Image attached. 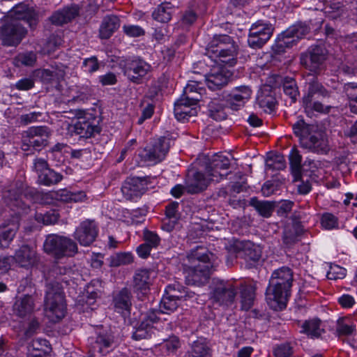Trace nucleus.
Masks as SVG:
<instances>
[{
	"mask_svg": "<svg viewBox=\"0 0 357 357\" xmlns=\"http://www.w3.org/2000/svg\"><path fill=\"white\" fill-rule=\"evenodd\" d=\"M284 93L289 96L293 102H296L299 96V91L296 80L289 77H285L282 80Z\"/></svg>",
	"mask_w": 357,
	"mask_h": 357,
	"instance_id": "obj_44",
	"label": "nucleus"
},
{
	"mask_svg": "<svg viewBox=\"0 0 357 357\" xmlns=\"http://www.w3.org/2000/svg\"><path fill=\"white\" fill-rule=\"evenodd\" d=\"M167 295H169L170 298L180 301L182 299L187 300L188 298H192L195 296V294L192 291H189L187 288L183 287L178 283L169 284L166 290Z\"/></svg>",
	"mask_w": 357,
	"mask_h": 357,
	"instance_id": "obj_35",
	"label": "nucleus"
},
{
	"mask_svg": "<svg viewBox=\"0 0 357 357\" xmlns=\"http://www.w3.org/2000/svg\"><path fill=\"white\" fill-rule=\"evenodd\" d=\"M120 26V20L116 15H107L102 20L99 29L102 39H108Z\"/></svg>",
	"mask_w": 357,
	"mask_h": 357,
	"instance_id": "obj_31",
	"label": "nucleus"
},
{
	"mask_svg": "<svg viewBox=\"0 0 357 357\" xmlns=\"http://www.w3.org/2000/svg\"><path fill=\"white\" fill-rule=\"evenodd\" d=\"M346 94L349 100V108L352 113L357 114V84L348 83L345 85Z\"/></svg>",
	"mask_w": 357,
	"mask_h": 357,
	"instance_id": "obj_47",
	"label": "nucleus"
},
{
	"mask_svg": "<svg viewBox=\"0 0 357 357\" xmlns=\"http://www.w3.org/2000/svg\"><path fill=\"white\" fill-rule=\"evenodd\" d=\"M15 60L18 64L25 66H33L37 60L36 53L33 51L20 53Z\"/></svg>",
	"mask_w": 357,
	"mask_h": 357,
	"instance_id": "obj_50",
	"label": "nucleus"
},
{
	"mask_svg": "<svg viewBox=\"0 0 357 357\" xmlns=\"http://www.w3.org/2000/svg\"><path fill=\"white\" fill-rule=\"evenodd\" d=\"M203 180H187L185 183L186 192L188 194H196L204 190L207 184Z\"/></svg>",
	"mask_w": 357,
	"mask_h": 357,
	"instance_id": "obj_52",
	"label": "nucleus"
},
{
	"mask_svg": "<svg viewBox=\"0 0 357 357\" xmlns=\"http://www.w3.org/2000/svg\"><path fill=\"white\" fill-rule=\"evenodd\" d=\"M39 301L40 296L36 291L17 296L12 307L13 314L24 320L31 319L40 309Z\"/></svg>",
	"mask_w": 357,
	"mask_h": 357,
	"instance_id": "obj_11",
	"label": "nucleus"
},
{
	"mask_svg": "<svg viewBox=\"0 0 357 357\" xmlns=\"http://www.w3.org/2000/svg\"><path fill=\"white\" fill-rule=\"evenodd\" d=\"M327 58V50L324 45H312L305 53L301 54L300 62L302 66L316 73L324 65Z\"/></svg>",
	"mask_w": 357,
	"mask_h": 357,
	"instance_id": "obj_15",
	"label": "nucleus"
},
{
	"mask_svg": "<svg viewBox=\"0 0 357 357\" xmlns=\"http://www.w3.org/2000/svg\"><path fill=\"white\" fill-rule=\"evenodd\" d=\"M108 260L110 266L118 267L131 264L133 256L130 252H119L111 255Z\"/></svg>",
	"mask_w": 357,
	"mask_h": 357,
	"instance_id": "obj_45",
	"label": "nucleus"
},
{
	"mask_svg": "<svg viewBox=\"0 0 357 357\" xmlns=\"http://www.w3.org/2000/svg\"><path fill=\"white\" fill-rule=\"evenodd\" d=\"M273 31L274 26L269 22L257 20L249 29L248 45L252 49L261 48L270 40Z\"/></svg>",
	"mask_w": 357,
	"mask_h": 357,
	"instance_id": "obj_13",
	"label": "nucleus"
},
{
	"mask_svg": "<svg viewBox=\"0 0 357 357\" xmlns=\"http://www.w3.org/2000/svg\"><path fill=\"white\" fill-rule=\"evenodd\" d=\"M301 332L311 338H318L324 332V330L321 328V321L318 319H313L305 321L302 324Z\"/></svg>",
	"mask_w": 357,
	"mask_h": 357,
	"instance_id": "obj_37",
	"label": "nucleus"
},
{
	"mask_svg": "<svg viewBox=\"0 0 357 357\" xmlns=\"http://www.w3.org/2000/svg\"><path fill=\"white\" fill-rule=\"evenodd\" d=\"M328 91L315 77H310L305 82V93L303 97V104H310L316 98L326 99L331 96Z\"/></svg>",
	"mask_w": 357,
	"mask_h": 357,
	"instance_id": "obj_21",
	"label": "nucleus"
},
{
	"mask_svg": "<svg viewBox=\"0 0 357 357\" xmlns=\"http://www.w3.org/2000/svg\"><path fill=\"white\" fill-rule=\"evenodd\" d=\"M79 13V7L76 5H71L54 12L49 20L54 25L62 26L75 19L78 16Z\"/></svg>",
	"mask_w": 357,
	"mask_h": 357,
	"instance_id": "obj_24",
	"label": "nucleus"
},
{
	"mask_svg": "<svg viewBox=\"0 0 357 357\" xmlns=\"http://www.w3.org/2000/svg\"><path fill=\"white\" fill-rule=\"evenodd\" d=\"M196 105H191L190 102L180 98L174 103V115L178 121L188 120L197 114Z\"/></svg>",
	"mask_w": 357,
	"mask_h": 357,
	"instance_id": "obj_28",
	"label": "nucleus"
},
{
	"mask_svg": "<svg viewBox=\"0 0 357 357\" xmlns=\"http://www.w3.org/2000/svg\"><path fill=\"white\" fill-rule=\"evenodd\" d=\"M294 133L299 137L301 146L310 151L325 154L329 151L327 139L313 125L307 124L303 119L292 126Z\"/></svg>",
	"mask_w": 357,
	"mask_h": 357,
	"instance_id": "obj_6",
	"label": "nucleus"
},
{
	"mask_svg": "<svg viewBox=\"0 0 357 357\" xmlns=\"http://www.w3.org/2000/svg\"><path fill=\"white\" fill-rule=\"evenodd\" d=\"M114 344V339L110 333H99L97 337L89 340V352L91 356L100 354L106 355L112 349Z\"/></svg>",
	"mask_w": 357,
	"mask_h": 357,
	"instance_id": "obj_23",
	"label": "nucleus"
},
{
	"mask_svg": "<svg viewBox=\"0 0 357 357\" xmlns=\"http://www.w3.org/2000/svg\"><path fill=\"white\" fill-rule=\"evenodd\" d=\"M214 257L213 254L203 248L192 251L190 258L193 265L186 269V283L196 286L206 284L214 267Z\"/></svg>",
	"mask_w": 357,
	"mask_h": 357,
	"instance_id": "obj_3",
	"label": "nucleus"
},
{
	"mask_svg": "<svg viewBox=\"0 0 357 357\" xmlns=\"http://www.w3.org/2000/svg\"><path fill=\"white\" fill-rule=\"evenodd\" d=\"M58 196H59V199L61 201L66 202H82L86 200V195L84 191L73 192L67 191L66 190H62L60 191Z\"/></svg>",
	"mask_w": 357,
	"mask_h": 357,
	"instance_id": "obj_46",
	"label": "nucleus"
},
{
	"mask_svg": "<svg viewBox=\"0 0 357 357\" xmlns=\"http://www.w3.org/2000/svg\"><path fill=\"white\" fill-rule=\"evenodd\" d=\"M227 105L224 94H218V98H213L208 104V116L215 121L226 119L227 115L225 109Z\"/></svg>",
	"mask_w": 357,
	"mask_h": 357,
	"instance_id": "obj_27",
	"label": "nucleus"
},
{
	"mask_svg": "<svg viewBox=\"0 0 357 357\" xmlns=\"http://www.w3.org/2000/svg\"><path fill=\"white\" fill-rule=\"evenodd\" d=\"M6 18L15 20L20 23L26 22L31 29H35L38 23V13L28 4L22 2L15 6Z\"/></svg>",
	"mask_w": 357,
	"mask_h": 357,
	"instance_id": "obj_17",
	"label": "nucleus"
},
{
	"mask_svg": "<svg viewBox=\"0 0 357 357\" xmlns=\"http://www.w3.org/2000/svg\"><path fill=\"white\" fill-rule=\"evenodd\" d=\"M27 29L15 20H5L0 25V44L5 47H16L26 38Z\"/></svg>",
	"mask_w": 357,
	"mask_h": 357,
	"instance_id": "obj_10",
	"label": "nucleus"
},
{
	"mask_svg": "<svg viewBox=\"0 0 357 357\" xmlns=\"http://www.w3.org/2000/svg\"><path fill=\"white\" fill-rule=\"evenodd\" d=\"M321 225L326 229H332L337 226V219L333 214H324L321 218Z\"/></svg>",
	"mask_w": 357,
	"mask_h": 357,
	"instance_id": "obj_62",
	"label": "nucleus"
},
{
	"mask_svg": "<svg viewBox=\"0 0 357 357\" xmlns=\"http://www.w3.org/2000/svg\"><path fill=\"white\" fill-rule=\"evenodd\" d=\"M20 267L30 269L36 266L40 261V257L35 246L22 245L15 252L13 261Z\"/></svg>",
	"mask_w": 357,
	"mask_h": 357,
	"instance_id": "obj_19",
	"label": "nucleus"
},
{
	"mask_svg": "<svg viewBox=\"0 0 357 357\" xmlns=\"http://www.w3.org/2000/svg\"><path fill=\"white\" fill-rule=\"evenodd\" d=\"M279 190V183L275 180H267L261 187V193L264 197L275 194Z\"/></svg>",
	"mask_w": 357,
	"mask_h": 357,
	"instance_id": "obj_58",
	"label": "nucleus"
},
{
	"mask_svg": "<svg viewBox=\"0 0 357 357\" xmlns=\"http://www.w3.org/2000/svg\"><path fill=\"white\" fill-rule=\"evenodd\" d=\"M33 168L38 174V178H62L61 175L49 168L47 161L44 159H36Z\"/></svg>",
	"mask_w": 357,
	"mask_h": 357,
	"instance_id": "obj_34",
	"label": "nucleus"
},
{
	"mask_svg": "<svg viewBox=\"0 0 357 357\" xmlns=\"http://www.w3.org/2000/svg\"><path fill=\"white\" fill-rule=\"evenodd\" d=\"M45 252L56 259L73 257L78 253L77 243L71 238L55 234L47 236L44 243Z\"/></svg>",
	"mask_w": 357,
	"mask_h": 357,
	"instance_id": "obj_7",
	"label": "nucleus"
},
{
	"mask_svg": "<svg viewBox=\"0 0 357 357\" xmlns=\"http://www.w3.org/2000/svg\"><path fill=\"white\" fill-rule=\"evenodd\" d=\"M56 73L49 69H36L33 72V76L43 83H50L54 79Z\"/></svg>",
	"mask_w": 357,
	"mask_h": 357,
	"instance_id": "obj_54",
	"label": "nucleus"
},
{
	"mask_svg": "<svg viewBox=\"0 0 357 357\" xmlns=\"http://www.w3.org/2000/svg\"><path fill=\"white\" fill-rule=\"evenodd\" d=\"M234 169L230 159L221 153H216L205 165L193 164L187 170V178H206L207 177L227 176Z\"/></svg>",
	"mask_w": 357,
	"mask_h": 357,
	"instance_id": "obj_4",
	"label": "nucleus"
},
{
	"mask_svg": "<svg viewBox=\"0 0 357 357\" xmlns=\"http://www.w3.org/2000/svg\"><path fill=\"white\" fill-rule=\"evenodd\" d=\"M232 73L224 68H214L205 75V82L211 91L221 90L229 82Z\"/></svg>",
	"mask_w": 357,
	"mask_h": 357,
	"instance_id": "obj_22",
	"label": "nucleus"
},
{
	"mask_svg": "<svg viewBox=\"0 0 357 357\" xmlns=\"http://www.w3.org/2000/svg\"><path fill=\"white\" fill-rule=\"evenodd\" d=\"M344 6L340 1L326 2L323 8V11L326 17L332 20H336L341 17L344 13Z\"/></svg>",
	"mask_w": 357,
	"mask_h": 357,
	"instance_id": "obj_42",
	"label": "nucleus"
},
{
	"mask_svg": "<svg viewBox=\"0 0 357 357\" xmlns=\"http://www.w3.org/2000/svg\"><path fill=\"white\" fill-rule=\"evenodd\" d=\"M289 167L294 178H302L303 176L311 177V174H307L305 169V163L302 165V155L299 151L294 147L291 149L289 155Z\"/></svg>",
	"mask_w": 357,
	"mask_h": 357,
	"instance_id": "obj_26",
	"label": "nucleus"
},
{
	"mask_svg": "<svg viewBox=\"0 0 357 357\" xmlns=\"http://www.w3.org/2000/svg\"><path fill=\"white\" fill-rule=\"evenodd\" d=\"M257 103L265 112H272L275 107L276 99L269 89H261L257 97Z\"/></svg>",
	"mask_w": 357,
	"mask_h": 357,
	"instance_id": "obj_33",
	"label": "nucleus"
},
{
	"mask_svg": "<svg viewBox=\"0 0 357 357\" xmlns=\"http://www.w3.org/2000/svg\"><path fill=\"white\" fill-rule=\"evenodd\" d=\"M193 357H211V350L204 342L197 340L192 346Z\"/></svg>",
	"mask_w": 357,
	"mask_h": 357,
	"instance_id": "obj_49",
	"label": "nucleus"
},
{
	"mask_svg": "<svg viewBox=\"0 0 357 357\" xmlns=\"http://www.w3.org/2000/svg\"><path fill=\"white\" fill-rule=\"evenodd\" d=\"M130 291L127 288L122 289L113 299L115 310L119 313H129L132 305Z\"/></svg>",
	"mask_w": 357,
	"mask_h": 357,
	"instance_id": "obj_30",
	"label": "nucleus"
},
{
	"mask_svg": "<svg viewBox=\"0 0 357 357\" xmlns=\"http://www.w3.org/2000/svg\"><path fill=\"white\" fill-rule=\"evenodd\" d=\"M179 204L177 202H172L165 208L166 218L168 219L178 220L180 214L178 213Z\"/></svg>",
	"mask_w": 357,
	"mask_h": 357,
	"instance_id": "obj_61",
	"label": "nucleus"
},
{
	"mask_svg": "<svg viewBox=\"0 0 357 357\" xmlns=\"http://www.w3.org/2000/svg\"><path fill=\"white\" fill-rule=\"evenodd\" d=\"M238 46L227 34H216L206 47V54L217 62L234 66L236 63Z\"/></svg>",
	"mask_w": 357,
	"mask_h": 357,
	"instance_id": "obj_5",
	"label": "nucleus"
},
{
	"mask_svg": "<svg viewBox=\"0 0 357 357\" xmlns=\"http://www.w3.org/2000/svg\"><path fill=\"white\" fill-rule=\"evenodd\" d=\"M174 7L169 2L160 4L152 13L153 18L161 23H167L172 19Z\"/></svg>",
	"mask_w": 357,
	"mask_h": 357,
	"instance_id": "obj_36",
	"label": "nucleus"
},
{
	"mask_svg": "<svg viewBox=\"0 0 357 357\" xmlns=\"http://www.w3.org/2000/svg\"><path fill=\"white\" fill-rule=\"evenodd\" d=\"M239 255L248 261L256 262L261 256V251L258 245L250 242L245 243Z\"/></svg>",
	"mask_w": 357,
	"mask_h": 357,
	"instance_id": "obj_40",
	"label": "nucleus"
},
{
	"mask_svg": "<svg viewBox=\"0 0 357 357\" xmlns=\"http://www.w3.org/2000/svg\"><path fill=\"white\" fill-rule=\"evenodd\" d=\"M148 185V180H126L121 187L123 195L129 199L138 197L144 194Z\"/></svg>",
	"mask_w": 357,
	"mask_h": 357,
	"instance_id": "obj_25",
	"label": "nucleus"
},
{
	"mask_svg": "<svg viewBox=\"0 0 357 357\" xmlns=\"http://www.w3.org/2000/svg\"><path fill=\"white\" fill-rule=\"evenodd\" d=\"M310 31V27L307 22H298L291 25L282 33H280L272 50L275 54H281L286 52L287 49L291 48L299 39L307 36Z\"/></svg>",
	"mask_w": 357,
	"mask_h": 357,
	"instance_id": "obj_8",
	"label": "nucleus"
},
{
	"mask_svg": "<svg viewBox=\"0 0 357 357\" xmlns=\"http://www.w3.org/2000/svg\"><path fill=\"white\" fill-rule=\"evenodd\" d=\"M82 68L85 72L93 73L99 69V63L96 56H91L85 59L83 61Z\"/></svg>",
	"mask_w": 357,
	"mask_h": 357,
	"instance_id": "obj_59",
	"label": "nucleus"
},
{
	"mask_svg": "<svg viewBox=\"0 0 357 357\" xmlns=\"http://www.w3.org/2000/svg\"><path fill=\"white\" fill-rule=\"evenodd\" d=\"M153 333L152 327H149V324L146 321H142L132 334V337L135 340L147 339L151 337Z\"/></svg>",
	"mask_w": 357,
	"mask_h": 357,
	"instance_id": "obj_51",
	"label": "nucleus"
},
{
	"mask_svg": "<svg viewBox=\"0 0 357 357\" xmlns=\"http://www.w3.org/2000/svg\"><path fill=\"white\" fill-rule=\"evenodd\" d=\"M101 121V116L85 112L75 122L68 124L67 130L71 135H78L81 138H91L100 133Z\"/></svg>",
	"mask_w": 357,
	"mask_h": 357,
	"instance_id": "obj_9",
	"label": "nucleus"
},
{
	"mask_svg": "<svg viewBox=\"0 0 357 357\" xmlns=\"http://www.w3.org/2000/svg\"><path fill=\"white\" fill-rule=\"evenodd\" d=\"M293 346L290 342H284L278 345L274 349L275 357H291Z\"/></svg>",
	"mask_w": 357,
	"mask_h": 357,
	"instance_id": "obj_56",
	"label": "nucleus"
},
{
	"mask_svg": "<svg viewBox=\"0 0 357 357\" xmlns=\"http://www.w3.org/2000/svg\"><path fill=\"white\" fill-rule=\"evenodd\" d=\"M346 275V270L339 266L331 267L327 273V278L329 280L342 279Z\"/></svg>",
	"mask_w": 357,
	"mask_h": 357,
	"instance_id": "obj_64",
	"label": "nucleus"
},
{
	"mask_svg": "<svg viewBox=\"0 0 357 357\" xmlns=\"http://www.w3.org/2000/svg\"><path fill=\"white\" fill-rule=\"evenodd\" d=\"M171 142L168 137H160L153 141L150 146L145 147L139 153V156L144 162L158 163L165 159L169 152Z\"/></svg>",
	"mask_w": 357,
	"mask_h": 357,
	"instance_id": "obj_14",
	"label": "nucleus"
},
{
	"mask_svg": "<svg viewBox=\"0 0 357 357\" xmlns=\"http://www.w3.org/2000/svg\"><path fill=\"white\" fill-rule=\"evenodd\" d=\"M211 298L220 305L229 306L234 302L237 289L230 281L213 279L210 286Z\"/></svg>",
	"mask_w": 357,
	"mask_h": 357,
	"instance_id": "obj_12",
	"label": "nucleus"
},
{
	"mask_svg": "<svg viewBox=\"0 0 357 357\" xmlns=\"http://www.w3.org/2000/svg\"><path fill=\"white\" fill-rule=\"evenodd\" d=\"M19 229V222L13 220L0 226V248H8Z\"/></svg>",
	"mask_w": 357,
	"mask_h": 357,
	"instance_id": "obj_29",
	"label": "nucleus"
},
{
	"mask_svg": "<svg viewBox=\"0 0 357 357\" xmlns=\"http://www.w3.org/2000/svg\"><path fill=\"white\" fill-rule=\"evenodd\" d=\"M143 236L145 243L151 248H155L159 245L160 238L156 233L145 229L144 231Z\"/></svg>",
	"mask_w": 357,
	"mask_h": 357,
	"instance_id": "obj_57",
	"label": "nucleus"
},
{
	"mask_svg": "<svg viewBox=\"0 0 357 357\" xmlns=\"http://www.w3.org/2000/svg\"><path fill=\"white\" fill-rule=\"evenodd\" d=\"M56 280H47L45 289L44 312L52 322L61 320L66 312V303L61 282L68 283L73 270L70 267L56 266L52 270Z\"/></svg>",
	"mask_w": 357,
	"mask_h": 357,
	"instance_id": "obj_1",
	"label": "nucleus"
},
{
	"mask_svg": "<svg viewBox=\"0 0 357 357\" xmlns=\"http://www.w3.org/2000/svg\"><path fill=\"white\" fill-rule=\"evenodd\" d=\"M124 33L130 37H139L144 35V30L137 25H124L123 26Z\"/></svg>",
	"mask_w": 357,
	"mask_h": 357,
	"instance_id": "obj_63",
	"label": "nucleus"
},
{
	"mask_svg": "<svg viewBox=\"0 0 357 357\" xmlns=\"http://www.w3.org/2000/svg\"><path fill=\"white\" fill-rule=\"evenodd\" d=\"M356 325L346 317L340 318L337 321L336 333L339 336L353 335L356 333Z\"/></svg>",
	"mask_w": 357,
	"mask_h": 357,
	"instance_id": "obj_43",
	"label": "nucleus"
},
{
	"mask_svg": "<svg viewBox=\"0 0 357 357\" xmlns=\"http://www.w3.org/2000/svg\"><path fill=\"white\" fill-rule=\"evenodd\" d=\"M151 70V66L140 57L128 59L124 65L125 76L132 82L139 84Z\"/></svg>",
	"mask_w": 357,
	"mask_h": 357,
	"instance_id": "obj_16",
	"label": "nucleus"
},
{
	"mask_svg": "<svg viewBox=\"0 0 357 357\" xmlns=\"http://www.w3.org/2000/svg\"><path fill=\"white\" fill-rule=\"evenodd\" d=\"M294 281V273L288 266H282L273 271L266 291L268 305L274 310H282L287 306Z\"/></svg>",
	"mask_w": 357,
	"mask_h": 357,
	"instance_id": "obj_2",
	"label": "nucleus"
},
{
	"mask_svg": "<svg viewBox=\"0 0 357 357\" xmlns=\"http://www.w3.org/2000/svg\"><path fill=\"white\" fill-rule=\"evenodd\" d=\"M250 205L264 218H269L275 208L274 202L259 200L257 197H252L250 199Z\"/></svg>",
	"mask_w": 357,
	"mask_h": 357,
	"instance_id": "obj_38",
	"label": "nucleus"
},
{
	"mask_svg": "<svg viewBox=\"0 0 357 357\" xmlns=\"http://www.w3.org/2000/svg\"><path fill=\"white\" fill-rule=\"evenodd\" d=\"M242 309L250 310L255 297V287L252 284H242L240 289Z\"/></svg>",
	"mask_w": 357,
	"mask_h": 357,
	"instance_id": "obj_39",
	"label": "nucleus"
},
{
	"mask_svg": "<svg viewBox=\"0 0 357 357\" xmlns=\"http://www.w3.org/2000/svg\"><path fill=\"white\" fill-rule=\"evenodd\" d=\"M229 98L228 99L227 102L229 107L235 111L240 109L243 107L245 103L248 100V99H245L238 93L232 91L231 93L229 94Z\"/></svg>",
	"mask_w": 357,
	"mask_h": 357,
	"instance_id": "obj_55",
	"label": "nucleus"
},
{
	"mask_svg": "<svg viewBox=\"0 0 357 357\" xmlns=\"http://www.w3.org/2000/svg\"><path fill=\"white\" fill-rule=\"evenodd\" d=\"M179 306V301L170 298L169 295L164 296L162 298L160 309L162 314H170L174 312Z\"/></svg>",
	"mask_w": 357,
	"mask_h": 357,
	"instance_id": "obj_48",
	"label": "nucleus"
},
{
	"mask_svg": "<svg viewBox=\"0 0 357 357\" xmlns=\"http://www.w3.org/2000/svg\"><path fill=\"white\" fill-rule=\"evenodd\" d=\"M28 137V143L32 145V149L40 151L49 144L51 130L47 126H33L24 132Z\"/></svg>",
	"mask_w": 357,
	"mask_h": 357,
	"instance_id": "obj_20",
	"label": "nucleus"
},
{
	"mask_svg": "<svg viewBox=\"0 0 357 357\" xmlns=\"http://www.w3.org/2000/svg\"><path fill=\"white\" fill-rule=\"evenodd\" d=\"M151 271L146 269L137 271L134 276V287L140 291L149 289L151 283Z\"/></svg>",
	"mask_w": 357,
	"mask_h": 357,
	"instance_id": "obj_41",
	"label": "nucleus"
},
{
	"mask_svg": "<svg viewBox=\"0 0 357 357\" xmlns=\"http://www.w3.org/2000/svg\"><path fill=\"white\" fill-rule=\"evenodd\" d=\"M98 228L93 220H86L76 228L73 236L82 246H89L96 240Z\"/></svg>",
	"mask_w": 357,
	"mask_h": 357,
	"instance_id": "obj_18",
	"label": "nucleus"
},
{
	"mask_svg": "<svg viewBox=\"0 0 357 357\" xmlns=\"http://www.w3.org/2000/svg\"><path fill=\"white\" fill-rule=\"evenodd\" d=\"M286 167L284 157L280 154H270L266 159V172L268 176L274 177V172L284 169Z\"/></svg>",
	"mask_w": 357,
	"mask_h": 357,
	"instance_id": "obj_32",
	"label": "nucleus"
},
{
	"mask_svg": "<svg viewBox=\"0 0 357 357\" xmlns=\"http://www.w3.org/2000/svg\"><path fill=\"white\" fill-rule=\"evenodd\" d=\"M305 109H312L315 112L328 114L331 109V106H326L319 101L311 100L310 104H303Z\"/></svg>",
	"mask_w": 357,
	"mask_h": 357,
	"instance_id": "obj_60",
	"label": "nucleus"
},
{
	"mask_svg": "<svg viewBox=\"0 0 357 357\" xmlns=\"http://www.w3.org/2000/svg\"><path fill=\"white\" fill-rule=\"evenodd\" d=\"M299 232L294 227H287L283 233L282 240L287 247L292 246L298 241Z\"/></svg>",
	"mask_w": 357,
	"mask_h": 357,
	"instance_id": "obj_53",
	"label": "nucleus"
}]
</instances>
